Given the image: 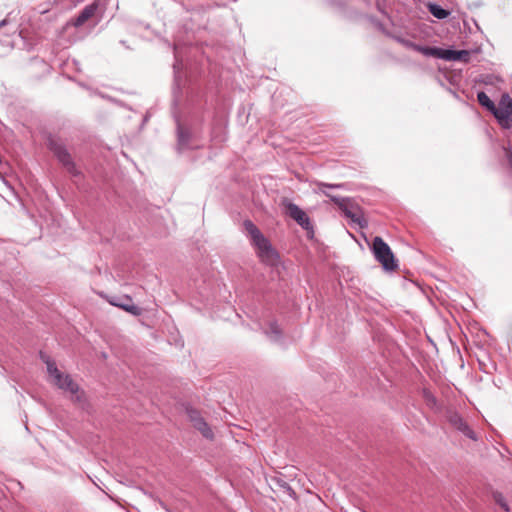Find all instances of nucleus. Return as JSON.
Returning a JSON list of instances; mask_svg holds the SVG:
<instances>
[{
  "label": "nucleus",
  "instance_id": "obj_21",
  "mask_svg": "<svg viewBox=\"0 0 512 512\" xmlns=\"http://www.w3.org/2000/svg\"><path fill=\"white\" fill-rule=\"evenodd\" d=\"M130 314H133L135 316H139L142 314V309L139 308L136 305H130Z\"/></svg>",
  "mask_w": 512,
  "mask_h": 512
},
{
  "label": "nucleus",
  "instance_id": "obj_2",
  "mask_svg": "<svg viewBox=\"0 0 512 512\" xmlns=\"http://www.w3.org/2000/svg\"><path fill=\"white\" fill-rule=\"evenodd\" d=\"M318 189L325 194L330 200L338 206L344 216L350 219L353 223L357 224L360 228H365L368 225V221L364 216L362 208L351 198H344L335 195H331L324 191V188H344V184H329L321 181L315 182Z\"/></svg>",
  "mask_w": 512,
  "mask_h": 512
},
{
  "label": "nucleus",
  "instance_id": "obj_19",
  "mask_svg": "<svg viewBox=\"0 0 512 512\" xmlns=\"http://www.w3.org/2000/svg\"><path fill=\"white\" fill-rule=\"evenodd\" d=\"M503 150L508 166L512 170V146L504 147Z\"/></svg>",
  "mask_w": 512,
  "mask_h": 512
},
{
  "label": "nucleus",
  "instance_id": "obj_3",
  "mask_svg": "<svg viewBox=\"0 0 512 512\" xmlns=\"http://www.w3.org/2000/svg\"><path fill=\"white\" fill-rule=\"evenodd\" d=\"M243 226L249 234L252 245L256 248L257 256L261 262L269 266H276L279 262L280 256L273 248L270 241L251 220H245L243 222Z\"/></svg>",
  "mask_w": 512,
  "mask_h": 512
},
{
  "label": "nucleus",
  "instance_id": "obj_22",
  "mask_svg": "<svg viewBox=\"0 0 512 512\" xmlns=\"http://www.w3.org/2000/svg\"><path fill=\"white\" fill-rule=\"evenodd\" d=\"M111 304L115 305V306H118V307L122 308L125 311H128V304L127 303H124V302L118 303V302L111 301Z\"/></svg>",
  "mask_w": 512,
  "mask_h": 512
},
{
  "label": "nucleus",
  "instance_id": "obj_5",
  "mask_svg": "<svg viewBox=\"0 0 512 512\" xmlns=\"http://www.w3.org/2000/svg\"><path fill=\"white\" fill-rule=\"evenodd\" d=\"M282 206L285 208L286 215L296 221L297 224L300 225L304 230L313 233V225L309 216L304 210H302L298 205L292 203L288 199H284L282 201Z\"/></svg>",
  "mask_w": 512,
  "mask_h": 512
},
{
  "label": "nucleus",
  "instance_id": "obj_16",
  "mask_svg": "<svg viewBox=\"0 0 512 512\" xmlns=\"http://www.w3.org/2000/svg\"><path fill=\"white\" fill-rule=\"evenodd\" d=\"M190 139V134L187 130L178 128V145L181 149L186 148L188 146Z\"/></svg>",
  "mask_w": 512,
  "mask_h": 512
},
{
  "label": "nucleus",
  "instance_id": "obj_14",
  "mask_svg": "<svg viewBox=\"0 0 512 512\" xmlns=\"http://www.w3.org/2000/svg\"><path fill=\"white\" fill-rule=\"evenodd\" d=\"M429 12L437 19H445L449 16L450 12L435 3H428Z\"/></svg>",
  "mask_w": 512,
  "mask_h": 512
},
{
  "label": "nucleus",
  "instance_id": "obj_12",
  "mask_svg": "<svg viewBox=\"0 0 512 512\" xmlns=\"http://www.w3.org/2000/svg\"><path fill=\"white\" fill-rule=\"evenodd\" d=\"M96 10V4L86 6L75 19L74 26H82L85 22H87L90 18H92L95 15Z\"/></svg>",
  "mask_w": 512,
  "mask_h": 512
},
{
  "label": "nucleus",
  "instance_id": "obj_11",
  "mask_svg": "<svg viewBox=\"0 0 512 512\" xmlns=\"http://www.w3.org/2000/svg\"><path fill=\"white\" fill-rule=\"evenodd\" d=\"M396 41L408 49L414 50L428 57H434L436 47L422 46L402 37H396Z\"/></svg>",
  "mask_w": 512,
  "mask_h": 512
},
{
  "label": "nucleus",
  "instance_id": "obj_7",
  "mask_svg": "<svg viewBox=\"0 0 512 512\" xmlns=\"http://www.w3.org/2000/svg\"><path fill=\"white\" fill-rule=\"evenodd\" d=\"M186 413L193 427L197 429L203 435V437L210 440L214 438L212 429L202 417L199 410L189 406L186 407Z\"/></svg>",
  "mask_w": 512,
  "mask_h": 512
},
{
  "label": "nucleus",
  "instance_id": "obj_9",
  "mask_svg": "<svg viewBox=\"0 0 512 512\" xmlns=\"http://www.w3.org/2000/svg\"><path fill=\"white\" fill-rule=\"evenodd\" d=\"M434 57L444 59L446 61H463L468 62L470 59V53L467 50H451L435 48Z\"/></svg>",
  "mask_w": 512,
  "mask_h": 512
},
{
  "label": "nucleus",
  "instance_id": "obj_17",
  "mask_svg": "<svg viewBox=\"0 0 512 512\" xmlns=\"http://www.w3.org/2000/svg\"><path fill=\"white\" fill-rule=\"evenodd\" d=\"M269 329V332H267L268 335H274L276 339H279L282 336V330L276 321L269 323Z\"/></svg>",
  "mask_w": 512,
  "mask_h": 512
},
{
  "label": "nucleus",
  "instance_id": "obj_20",
  "mask_svg": "<svg viewBox=\"0 0 512 512\" xmlns=\"http://www.w3.org/2000/svg\"><path fill=\"white\" fill-rule=\"evenodd\" d=\"M212 138L214 140L218 139L220 142L224 141L225 140L224 129L222 127H219V133H217V134L214 129L212 132Z\"/></svg>",
  "mask_w": 512,
  "mask_h": 512
},
{
  "label": "nucleus",
  "instance_id": "obj_6",
  "mask_svg": "<svg viewBox=\"0 0 512 512\" xmlns=\"http://www.w3.org/2000/svg\"><path fill=\"white\" fill-rule=\"evenodd\" d=\"M494 117L503 128L509 129L512 127V98L509 94H502L497 112H494Z\"/></svg>",
  "mask_w": 512,
  "mask_h": 512
},
{
  "label": "nucleus",
  "instance_id": "obj_18",
  "mask_svg": "<svg viewBox=\"0 0 512 512\" xmlns=\"http://www.w3.org/2000/svg\"><path fill=\"white\" fill-rule=\"evenodd\" d=\"M423 398L430 407H434L437 404L436 397L427 389L423 390Z\"/></svg>",
  "mask_w": 512,
  "mask_h": 512
},
{
  "label": "nucleus",
  "instance_id": "obj_10",
  "mask_svg": "<svg viewBox=\"0 0 512 512\" xmlns=\"http://www.w3.org/2000/svg\"><path fill=\"white\" fill-rule=\"evenodd\" d=\"M448 421L454 428L459 430L469 439H472L474 441L477 440L476 433L470 428L467 422L457 412L450 413L448 416Z\"/></svg>",
  "mask_w": 512,
  "mask_h": 512
},
{
  "label": "nucleus",
  "instance_id": "obj_8",
  "mask_svg": "<svg viewBox=\"0 0 512 512\" xmlns=\"http://www.w3.org/2000/svg\"><path fill=\"white\" fill-rule=\"evenodd\" d=\"M48 146L51 151L55 154V156L59 159V161L66 167V169L72 173L76 174V168L72 161L70 154L67 152L65 147L59 143L55 139H49Z\"/></svg>",
  "mask_w": 512,
  "mask_h": 512
},
{
  "label": "nucleus",
  "instance_id": "obj_1",
  "mask_svg": "<svg viewBox=\"0 0 512 512\" xmlns=\"http://www.w3.org/2000/svg\"><path fill=\"white\" fill-rule=\"evenodd\" d=\"M42 360L47 365V371L50 376V382L57 386L59 389L68 392L70 394V400L81 407L82 409L87 406V398L85 392L79 387V385L72 379L69 374L61 372L54 361L49 357L41 355Z\"/></svg>",
  "mask_w": 512,
  "mask_h": 512
},
{
  "label": "nucleus",
  "instance_id": "obj_4",
  "mask_svg": "<svg viewBox=\"0 0 512 512\" xmlns=\"http://www.w3.org/2000/svg\"><path fill=\"white\" fill-rule=\"evenodd\" d=\"M372 252L375 259L382 265L386 271H394L398 264L389 245L379 236H376L372 242Z\"/></svg>",
  "mask_w": 512,
  "mask_h": 512
},
{
  "label": "nucleus",
  "instance_id": "obj_15",
  "mask_svg": "<svg viewBox=\"0 0 512 512\" xmlns=\"http://www.w3.org/2000/svg\"><path fill=\"white\" fill-rule=\"evenodd\" d=\"M493 500L497 503L505 512H510V507L503 493L494 491L492 493Z\"/></svg>",
  "mask_w": 512,
  "mask_h": 512
},
{
  "label": "nucleus",
  "instance_id": "obj_13",
  "mask_svg": "<svg viewBox=\"0 0 512 512\" xmlns=\"http://www.w3.org/2000/svg\"><path fill=\"white\" fill-rule=\"evenodd\" d=\"M477 100L481 106L485 107L493 115L494 112H497L498 106L494 104V102L489 98V96L485 92H478Z\"/></svg>",
  "mask_w": 512,
  "mask_h": 512
}]
</instances>
